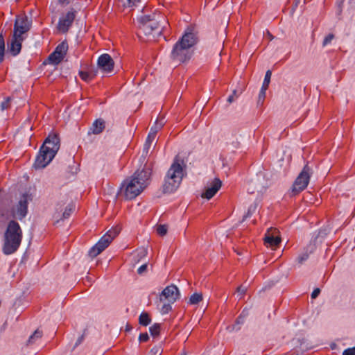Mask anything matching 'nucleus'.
<instances>
[{
  "label": "nucleus",
  "instance_id": "obj_41",
  "mask_svg": "<svg viewBox=\"0 0 355 355\" xmlns=\"http://www.w3.org/2000/svg\"><path fill=\"white\" fill-rule=\"evenodd\" d=\"M343 355H355V347L346 349L343 352Z\"/></svg>",
  "mask_w": 355,
  "mask_h": 355
},
{
  "label": "nucleus",
  "instance_id": "obj_37",
  "mask_svg": "<svg viewBox=\"0 0 355 355\" xmlns=\"http://www.w3.org/2000/svg\"><path fill=\"white\" fill-rule=\"evenodd\" d=\"M246 288H244L243 286L238 287L236 292H237V297H239V299H241L244 294L245 293Z\"/></svg>",
  "mask_w": 355,
  "mask_h": 355
},
{
  "label": "nucleus",
  "instance_id": "obj_1",
  "mask_svg": "<svg viewBox=\"0 0 355 355\" xmlns=\"http://www.w3.org/2000/svg\"><path fill=\"white\" fill-rule=\"evenodd\" d=\"M150 176L149 168L137 170L131 177L121 183L118 194L124 196L127 200L135 198L148 186Z\"/></svg>",
  "mask_w": 355,
  "mask_h": 355
},
{
  "label": "nucleus",
  "instance_id": "obj_19",
  "mask_svg": "<svg viewBox=\"0 0 355 355\" xmlns=\"http://www.w3.org/2000/svg\"><path fill=\"white\" fill-rule=\"evenodd\" d=\"M315 249V244L311 243L308 244L298 254L297 257L296 258V262L298 264L302 265L309 259V255L314 252Z\"/></svg>",
  "mask_w": 355,
  "mask_h": 355
},
{
  "label": "nucleus",
  "instance_id": "obj_36",
  "mask_svg": "<svg viewBox=\"0 0 355 355\" xmlns=\"http://www.w3.org/2000/svg\"><path fill=\"white\" fill-rule=\"evenodd\" d=\"M334 38V34H329L327 37H325V38L323 40V42H322V45L324 46L326 45H327L328 44H329L332 40Z\"/></svg>",
  "mask_w": 355,
  "mask_h": 355
},
{
  "label": "nucleus",
  "instance_id": "obj_11",
  "mask_svg": "<svg viewBox=\"0 0 355 355\" xmlns=\"http://www.w3.org/2000/svg\"><path fill=\"white\" fill-rule=\"evenodd\" d=\"M68 49V44L66 42L60 43L55 50L49 56V60L52 64H59L64 58Z\"/></svg>",
  "mask_w": 355,
  "mask_h": 355
},
{
  "label": "nucleus",
  "instance_id": "obj_7",
  "mask_svg": "<svg viewBox=\"0 0 355 355\" xmlns=\"http://www.w3.org/2000/svg\"><path fill=\"white\" fill-rule=\"evenodd\" d=\"M119 230L116 228L110 230L104 234L100 240L89 250L90 257L94 258L103 251L119 234Z\"/></svg>",
  "mask_w": 355,
  "mask_h": 355
},
{
  "label": "nucleus",
  "instance_id": "obj_49",
  "mask_svg": "<svg viewBox=\"0 0 355 355\" xmlns=\"http://www.w3.org/2000/svg\"><path fill=\"white\" fill-rule=\"evenodd\" d=\"M267 35L270 40L273 39V36L268 31Z\"/></svg>",
  "mask_w": 355,
  "mask_h": 355
},
{
  "label": "nucleus",
  "instance_id": "obj_26",
  "mask_svg": "<svg viewBox=\"0 0 355 355\" xmlns=\"http://www.w3.org/2000/svg\"><path fill=\"white\" fill-rule=\"evenodd\" d=\"M139 324L144 326H147L150 322V318L147 313L143 312L139 315Z\"/></svg>",
  "mask_w": 355,
  "mask_h": 355
},
{
  "label": "nucleus",
  "instance_id": "obj_43",
  "mask_svg": "<svg viewBox=\"0 0 355 355\" xmlns=\"http://www.w3.org/2000/svg\"><path fill=\"white\" fill-rule=\"evenodd\" d=\"M148 338L149 337H148V334L145 333V334H141L139 335V339L141 342H145V341L148 340Z\"/></svg>",
  "mask_w": 355,
  "mask_h": 355
},
{
  "label": "nucleus",
  "instance_id": "obj_28",
  "mask_svg": "<svg viewBox=\"0 0 355 355\" xmlns=\"http://www.w3.org/2000/svg\"><path fill=\"white\" fill-rule=\"evenodd\" d=\"M119 1L124 8H132L136 6L140 0H119Z\"/></svg>",
  "mask_w": 355,
  "mask_h": 355
},
{
  "label": "nucleus",
  "instance_id": "obj_50",
  "mask_svg": "<svg viewBox=\"0 0 355 355\" xmlns=\"http://www.w3.org/2000/svg\"><path fill=\"white\" fill-rule=\"evenodd\" d=\"M67 0H59V1L62 3H64L67 1Z\"/></svg>",
  "mask_w": 355,
  "mask_h": 355
},
{
  "label": "nucleus",
  "instance_id": "obj_52",
  "mask_svg": "<svg viewBox=\"0 0 355 355\" xmlns=\"http://www.w3.org/2000/svg\"><path fill=\"white\" fill-rule=\"evenodd\" d=\"M186 128H187V132H189V131H191L189 127H187Z\"/></svg>",
  "mask_w": 355,
  "mask_h": 355
},
{
  "label": "nucleus",
  "instance_id": "obj_29",
  "mask_svg": "<svg viewBox=\"0 0 355 355\" xmlns=\"http://www.w3.org/2000/svg\"><path fill=\"white\" fill-rule=\"evenodd\" d=\"M272 72L270 70H268L266 73L264 80L262 85V88L268 89L271 78Z\"/></svg>",
  "mask_w": 355,
  "mask_h": 355
},
{
  "label": "nucleus",
  "instance_id": "obj_48",
  "mask_svg": "<svg viewBox=\"0 0 355 355\" xmlns=\"http://www.w3.org/2000/svg\"><path fill=\"white\" fill-rule=\"evenodd\" d=\"M139 254H141V256L145 257L146 255V254H147V251L144 248L141 249L140 251H139Z\"/></svg>",
  "mask_w": 355,
  "mask_h": 355
},
{
  "label": "nucleus",
  "instance_id": "obj_51",
  "mask_svg": "<svg viewBox=\"0 0 355 355\" xmlns=\"http://www.w3.org/2000/svg\"><path fill=\"white\" fill-rule=\"evenodd\" d=\"M300 2V0H296L295 6L296 7L297 6V3Z\"/></svg>",
  "mask_w": 355,
  "mask_h": 355
},
{
  "label": "nucleus",
  "instance_id": "obj_34",
  "mask_svg": "<svg viewBox=\"0 0 355 355\" xmlns=\"http://www.w3.org/2000/svg\"><path fill=\"white\" fill-rule=\"evenodd\" d=\"M244 321L245 319H243L242 317L239 315L236 320V323L232 327V330H239L240 329V325L242 324L244 322Z\"/></svg>",
  "mask_w": 355,
  "mask_h": 355
},
{
  "label": "nucleus",
  "instance_id": "obj_8",
  "mask_svg": "<svg viewBox=\"0 0 355 355\" xmlns=\"http://www.w3.org/2000/svg\"><path fill=\"white\" fill-rule=\"evenodd\" d=\"M312 173V168L306 164L293 184L291 192L293 195L299 193L306 188Z\"/></svg>",
  "mask_w": 355,
  "mask_h": 355
},
{
  "label": "nucleus",
  "instance_id": "obj_33",
  "mask_svg": "<svg viewBox=\"0 0 355 355\" xmlns=\"http://www.w3.org/2000/svg\"><path fill=\"white\" fill-rule=\"evenodd\" d=\"M167 226L165 225H159L157 227V233L160 236H164L167 233Z\"/></svg>",
  "mask_w": 355,
  "mask_h": 355
},
{
  "label": "nucleus",
  "instance_id": "obj_38",
  "mask_svg": "<svg viewBox=\"0 0 355 355\" xmlns=\"http://www.w3.org/2000/svg\"><path fill=\"white\" fill-rule=\"evenodd\" d=\"M72 211V209L69 207H67L62 214V218L66 219L69 217Z\"/></svg>",
  "mask_w": 355,
  "mask_h": 355
},
{
  "label": "nucleus",
  "instance_id": "obj_21",
  "mask_svg": "<svg viewBox=\"0 0 355 355\" xmlns=\"http://www.w3.org/2000/svg\"><path fill=\"white\" fill-rule=\"evenodd\" d=\"M157 142L156 135H148L143 149V156H146L153 144Z\"/></svg>",
  "mask_w": 355,
  "mask_h": 355
},
{
  "label": "nucleus",
  "instance_id": "obj_6",
  "mask_svg": "<svg viewBox=\"0 0 355 355\" xmlns=\"http://www.w3.org/2000/svg\"><path fill=\"white\" fill-rule=\"evenodd\" d=\"M35 196V189H28L22 193L19 200L14 208V215L19 220L23 219L28 212V205L31 202Z\"/></svg>",
  "mask_w": 355,
  "mask_h": 355
},
{
  "label": "nucleus",
  "instance_id": "obj_47",
  "mask_svg": "<svg viewBox=\"0 0 355 355\" xmlns=\"http://www.w3.org/2000/svg\"><path fill=\"white\" fill-rule=\"evenodd\" d=\"M83 340V336H80V337L77 339V340H76V343H75V347H77L78 345H79L82 343Z\"/></svg>",
  "mask_w": 355,
  "mask_h": 355
},
{
  "label": "nucleus",
  "instance_id": "obj_35",
  "mask_svg": "<svg viewBox=\"0 0 355 355\" xmlns=\"http://www.w3.org/2000/svg\"><path fill=\"white\" fill-rule=\"evenodd\" d=\"M266 90H267L266 89L261 87V91L259 94V97H258V103L259 104H263L265 97H266Z\"/></svg>",
  "mask_w": 355,
  "mask_h": 355
},
{
  "label": "nucleus",
  "instance_id": "obj_27",
  "mask_svg": "<svg viewBox=\"0 0 355 355\" xmlns=\"http://www.w3.org/2000/svg\"><path fill=\"white\" fill-rule=\"evenodd\" d=\"M42 336V332L40 330H36L33 335H31L28 339L29 344H34Z\"/></svg>",
  "mask_w": 355,
  "mask_h": 355
},
{
  "label": "nucleus",
  "instance_id": "obj_39",
  "mask_svg": "<svg viewBox=\"0 0 355 355\" xmlns=\"http://www.w3.org/2000/svg\"><path fill=\"white\" fill-rule=\"evenodd\" d=\"M238 96L239 95L237 94V90L234 89L232 92V94L227 98V101L229 103H232V102H234V98H237Z\"/></svg>",
  "mask_w": 355,
  "mask_h": 355
},
{
  "label": "nucleus",
  "instance_id": "obj_23",
  "mask_svg": "<svg viewBox=\"0 0 355 355\" xmlns=\"http://www.w3.org/2000/svg\"><path fill=\"white\" fill-rule=\"evenodd\" d=\"M164 119H157L154 125L151 127L150 133H157L158 132L161 131L164 125Z\"/></svg>",
  "mask_w": 355,
  "mask_h": 355
},
{
  "label": "nucleus",
  "instance_id": "obj_18",
  "mask_svg": "<svg viewBox=\"0 0 355 355\" xmlns=\"http://www.w3.org/2000/svg\"><path fill=\"white\" fill-rule=\"evenodd\" d=\"M22 40L21 36L13 35L10 43H8V50L12 55L15 56L20 52Z\"/></svg>",
  "mask_w": 355,
  "mask_h": 355
},
{
  "label": "nucleus",
  "instance_id": "obj_30",
  "mask_svg": "<svg viewBox=\"0 0 355 355\" xmlns=\"http://www.w3.org/2000/svg\"><path fill=\"white\" fill-rule=\"evenodd\" d=\"M5 53V42L2 34H0V62L3 60Z\"/></svg>",
  "mask_w": 355,
  "mask_h": 355
},
{
  "label": "nucleus",
  "instance_id": "obj_20",
  "mask_svg": "<svg viewBox=\"0 0 355 355\" xmlns=\"http://www.w3.org/2000/svg\"><path fill=\"white\" fill-rule=\"evenodd\" d=\"M181 182L182 181L177 180H168V178H165L163 184V191L168 193H173L180 187Z\"/></svg>",
  "mask_w": 355,
  "mask_h": 355
},
{
  "label": "nucleus",
  "instance_id": "obj_13",
  "mask_svg": "<svg viewBox=\"0 0 355 355\" xmlns=\"http://www.w3.org/2000/svg\"><path fill=\"white\" fill-rule=\"evenodd\" d=\"M221 186L222 182L218 178H214L207 184L205 191L201 195L202 198L210 200L219 191Z\"/></svg>",
  "mask_w": 355,
  "mask_h": 355
},
{
  "label": "nucleus",
  "instance_id": "obj_44",
  "mask_svg": "<svg viewBox=\"0 0 355 355\" xmlns=\"http://www.w3.org/2000/svg\"><path fill=\"white\" fill-rule=\"evenodd\" d=\"M147 269V264H143L141 265L138 269H137V272L139 274H142L143 272H144Z\"/></svg>",
  "mask_w": 355,
  "mask_h": 355
},
{
  "label": "nucleus",
  "instance_id": "obj_22",
  "mask_svg": "<svg viewBox=\"0 0 355 355\" xmlns=\"http://www.w3.org/2000/svg\"><path fill=\"white\" fill-rule=\"evenodd\" d=\"M92 133H101L105 130V121L101 119H96L92 124Z\"/></svg>",
  "mask_w": 355,
  "mask_h": 355
},
{
  "label": "nucleus",
  "instance_id": "obj_15",
  "mask_svg": "<svg viewBox=\"0 0 355 355\" xmlns=\"http://www.w3.org/2000/svg\"><path fill=\"white\" fill-rule=\"evenodd\" d=\"M97 65L103 72L110 73L114 69V62L109 54L104 53L98 58Z\"/></svg>",
  "mask_w": 355,
  "mask_h": 355
},
{
  "label": "nucleus",
  "instance_id": "obj_3",
  "mask_svg": "<svg viewBox=\"0 0 355 355\" xmlns=\"http://www.w3.org/2000/svg\"><path fill=\"white\" fill-rule=\"evenodd\" d=\"M197 38L191 32H186L182 38L174 45L171 53V59L175 64H180L189 60L192 55V47L196 44Z\"/></svg>",
  "mask_w": 355,
  "mask_h": 355
},
{
  "label": "nucleus",
  "instance_id": "obj_24",
  "mask_svg": "<svg viewBox=\"0 0 355 355\" xmlns=\"http://www.w3.org/2000/svg\"><path fill=\"white\" fill-rule=\"evenodd\" d=\"M258 207V203L257 202H254L253 204H252L248 209L247 213L243 216L242 221H244L248 218L250 217L257 210Z\"/></svg>",
  "mask_w": 355,
  "mask_h": 355
},
{
  "label": "nucleus",
  "instance_id": "obj_42",
  "mask_svg": "<svg viewBox=\"0 0 355 355\" xmlns=\"http://www.w3.org/2000/svg\"><path fill=\"white\" fill-rule=\"evenodd\" d=\"M10 101V97H8L6 100V101L2 102L1 104V107L3 110L5 109H7L9 106V102Z\"/></svg>",
  "mask_w": 355,
  "mask_h": 355
},
{
  "label": "nucleus",
  "instance_id": "obj_45",
  "mask_svg": "<svg viewBox=\"0 0 355 355\" xmlns=\"http://www.w3.org/2000/svg\"><path fill=\"white\" fill-rule=\"evenodd\" d=\"M320 293V288H315V289H314V290L313 291L312 293H311V297H312L313 299L316 298V297L319 295Z\"/></svg>",
  "mask_w": 355,
  "mask_h": 355
},
{
  "label": "nucleus",
  "instance_id": "obj_12",
  "mask_svg": "<svg viewBox=\"0 0 355 355\" xmlns=\"http://www.w3.org/2000/svg\"><path fill=\"white\" fill-rule=\"evenodd\" d=\"M31 28V21L26 16H19L15 20L14 26V34L15 36H21Z\"/></svg>",
  "mask_w": 355,
  "mask_h": 355
},
{
  "label": "nucleus",
  "instance_id": "obj_17",
  "mask_svg": "<svg viewBox=\"0 0 355 355\" xmlns=\"http://www.w3.org/2000/svg\"><path fill=\"white\" fill-rule=\"evenodd\" d=\"M75 19V12L69 11L65 16L60 18L58 24V29L62 33L68 31Z\"/></svg>",
  "mask_w": 355,
  "mask_h": 355
},
{
  "label": "nucleus",
  "instance_id": "obj_31",
  "mask_svg": "<svg viewBox=\"0 0 355 355\" xmlns=\"http://www.w3.org/2000/svg\"><path fill=\"white\" fill-rule=\"evenodd\" d=\"M160 325L159 324H154L149 328V331L153 336H156L159 334Z\"/></svg>",
  "mask_w": 355,
  "mask_h": 355
},
{
  "label": "nucleus",
  "instance_id": "obj_9",
  "mask_svg": "<svg viewBox=\"0 0 355 355\" xmlns=\"http://www.w3.org/2000/svg\"><path fill=\"white\" fill-rule=\"evenodd\" d=\"M268 186V180L266 179L264 173L259 172L248 182L247 189L250 193H253L256 191L257 192H262Z\"/></svg>",
  "mask_w": 355,
  "mask_h": 355
},
{
  "label": "nucleus",
  "instance_id": "obj_46",
  "mask_svg": "<svg viewBox=\"0 0 355 355\" xmlns=\"http://www.w3.org/2000/svg\"><path fill=\"white\" fill-rule=\"evenodd\" d=\"M248 315V310L245 309L241 312L240 316L242 317L243 319H245Z\"/></svg>",
  "mask_w": 355,
  "mask_h": 355
},
{
  "label": "nucleus",
  "instance_id": "obj_4",
  "mask_svg": "<svg viewBox=\"0 0 355 355\" xmlns=\"http://www.w3.org/2000/svg\"><path fill=\"white\" fill-rule=\"evenodd\" d=\"M22 239V231L19 225L12 220L8 223L5 233L3 252L5 254L14 253L19 247Z\"/></svg>",
  "mask_w": 355,
  "mask_h": 355
},
{
  "label": "nucleus",
  "instance_id": "obj_5",
  "mask_svg": "<svg viewBox=\"0 0 355 355\" xmlns=\"http://www.w3.org/2000/svg\"><path fill=\"white\" fill-rule=\"evenodd\" d=\"M138 21L140 24L139 28L144 35L155 38L162 34L164 27L160 26L155 14L142 16Z\"/></svg>",
  "mask_w": 355,
  "mask_h": 355
},
{
  "label": "nucleus",
  "instance_id": "obj_25",
  "mask_svg": "<svg viewBox=\"0 0 355 355\" xmlns=\"http://www.w3.org/2000/svg\"><path fill=\"white\" fill-rule=\"evenodd\" d=\"M202 299V295L201 293H193L189 300V304H198Z\"/></svg>",
  "mask_w": 355,
  "mask_h": 355
},
{
  "label": "nucleus",
  "instance_id": "obj_32",
  "mask_svg": "<svg viewBox=\"0 0 355 355\" xmlns=\"http://www.w3.org/2000/svg\"><path fill=\"white\" fill-rule=\"evenodd\" d=\"M79 75L83 80L87 81V82H89V80H91L94 76V75H91L90 73H89L87 72L82 71H80L79 72Z\"/></svg>",
  "mask_w": 355,
  "mask_h": 355
},
{
  "label": "nucleus",
  "instance_id": "obj_14",
  "mask_svg": "<svg viewBox=\"0 0 355 355\" xmlns=\"http://www.w3.org/2000/svg\"><path fill=\"white\" fill-rule=\"evenodd\" d=\"M278 234L279 232L276 229L270 228L267 230L264 237V244L267 248L274 249L279 245L281 239Z\"/></svg>",
  "mask_w": 355,
  "mask_h": 355
},
{
  "label": "nucleus",
  "instance_id": "obj_2",
  "mask_svg": "<svg viewBox=\"0 0 355 355\" xmlns=\"http://www.w3.org/2000/svg\"><path fill=\"white\" fill-rule=\"evenodd\" d=\"M60 147V139L58 135H49L36 157L34 167L36 169L46 167L55 157Z\"/></svg>",
  "mask_w": 355,
  "mask_h": 355
},
{
  "label": "nucleus",
  "instance_id": "obj_10",
  "mask_svg": "<svg viewBox=\"0 0 355 355\" xmlns=\"http://www.w3.org/2000/svg\"><path fill=\"white\" fill-rule=\"evenodd\" d=\"M180 296L178 287L173 284L166 286L162 292L159 299L161 301L166 300L169 303H174Z\"/></svg>",
  "mask_w": 355,
  "mask_h": 355
},
{
  "label": "nucleus",
  "instance_id": "obj_40",
  "mask_svg": "<svg viewBox=\"0 0 355 355\" xmlns=\"http://www.w3.org/2000/svg\"><path fill=\"white\" fill-rule=\"evenodd\" d=\"M170 304L171 303L168 302V304H165L162 306L161 309L162 313H167L171 309V306Z\"/></svg>",
  "mask_w": 355,
  "mask_h": 355
},
{
  "label": "nucleus",
  "instance_id": "obj_16",
  "mask_svg": "<svg viewBox=\"0 0 355 355\" xmlns=\"http://www.w3.org/2000/svg\"><path fill=\"white\" fill-rule=\"evenodd\" d=\"M183 178V168L180 163L174 162L167 171L165 178L182 181Z\"/></svg>",
  "mask_w": 355,
  "mask_h": 355
}]
</instances>
